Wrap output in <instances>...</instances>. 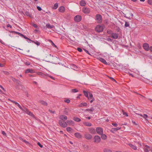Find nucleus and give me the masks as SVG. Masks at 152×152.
<instances>
[{"mask_svg": "<svg viewBox=\"0 0 152 152\" xmlns=\"http://www.w3.org/2000/svg\"><path fill=\"white\" fill-rule=\"evenodd\" d=\"M83 148L86 151H88L89 149V147L88 145H83Z\"/></svg>", "mask_w": 152, "mask_h": 152, "instance_id": "a878e982", "label": "nucleus"}, {"mask_svg": "<svg viewBox=\"0 0 152 152\" xmlns=\"http://www.w3.org/2000/svg\"><path fill=\"white\" fill-rule=\"evenodd\" d=\"M87 105L88 104L86 102L81 103L79 105L78 107H86Z\"/></svg>", "mask_w": 152, "mask_h": 152, "instance_id": "dca6fc26", "label": "nucleus"}, {"mask_svg": "<svg viewBox=\"0 0 152 152\" xmlns=\"http://www.w3.org/2000/svg\"><path fill=\"white\" fill-rule=\"evenodd\" d=\"M85 138L87 140H90L92 138V136L88 133H86L84 135Z\"/></svg>", "mask_w": 152, "mask_h": 152, "instance_id": "0eeeda50", "label": "nucleus"}, {"mask_svg": "<svg viewBox=\"0 0 152 152\" xmlns=\"http://www.w3.org/2000/svg\"><path fill=\"white\" fill-rule=\"evenodd\" d=\"M121 129V127H117L116 128H113L112 129V131H117L118 130H119Z\"/></svg>", "mask_w": 152, "mask_h": 152, "instance_id": "c756f323", "label": "nucleus"}, {"mask_svg": "<svg viewBox=\"0 0 152 152\" xmlns=\"http://www.w3.org/2000/svg\"><path fill=\"white\" fill-rule=\"evenodd\" d=\"M46 27H47V28H50V29L54 27V26L51 25L49 23H48V24H46Z\"/></svg>", "mask_w": 152, "mask_h": 152, "instance_id": "b1692460", "label": "nucleus"}, {"mask_svg": "<svg viewBox=\"0 0 152 152\" xmlns=\"http://www.w3.org/2000/svg\"><path fill=\"white\" fill-rule=\"evenodd\" d=\"M83 11L85 14H88L90 13V11L89 8L84 7L83 8Z\"/></svg>", "mask_w": 152, "mask_h": 152, "instance_id": "9d476101", "label": "nucleus"}, {"mask_svg": "<svg viewBox=\"0 0 152 152\" xmlns=\"http://www.w3.org/2000/svg\"><path fill=\"white\" fill-rule=\"evenodd\" d=\"M13 33H15V34H17L19 36L21 34L19 32H18L15 31H13Z\"/></svg>", "mask_w": 152, "mask_h": 152, "instance_id": "c03bdc74", "label": "nucleus"}, {"mask_svg": "<svg viewBox=\"0 0 152 152\" xmlns=\"http://www.w3.org/2000/svg\"><path fill=\"white\" fill-rule=\"evenodd\" d=\"M59 118L62 121H65L67 119V117L63 115H59Z\"/></svg>", "mask_w": 152, "mask_h": 152, "instance_id": "9b49d317", "label": "nucleus"}, {"mask_svg": "<svg viewBox=\"0 0 152 152\" xmlns=\"http://www.w3.org/2000/svg\"><path fill=\"white\" fill-rule=\"evenodd\" d=\"M66 123L69 125H73L74 124V122L72 121L71 120H68L66 121Z\"/></svg>", "mask_w": 152, "mask_h": 152, "instance_id": "4be33fe9", "label": "nucleus"}, {"mask_svg": "<svg viewBox=\"0 0 152 152\" xmlns=\"http://www.w3.org/2000/svg\"><path fill=\"white\" fill-rule=\"evenodd\" d=\"M95 20L98 23H101L102 22V15L99 14H96L95 16Z\"/></svg>", "mask_w": 152, "mask_h": 152, "instance_id": "f257e3e1", "label": "nucleus"}, {"mask_svg": "<svg viewBox=\"0 0 152 152\" xmlns=\"http://www.w3.org/2000/svg\"><path fill=\"white\" fill-rule=\"evenodd\" d=\"M59 11L61 12H64L65 10V8L64 6H61L58 9Z\"/></svg>", "mask_w": 152, "mask_h": 152, "instance_id": "4468645a", "label": "nucleus"}, {"mask_svg": "<svg viewBox=\"0 0 152 152\" xmlns=\"http://www.w3.org/2000/svg\"><path fill=\"white\" fill-rule=\"evenodd\" d=\"M38 145L41 148H42L43 147L42 145L39 142H38L37 143Z\"/></svg>", "mask_w": 152, "mask_h": 152, "instance_id": "864d4df0", "label": "nucleus"}, {"mask_svg": "<svg viewBox=\"0 0 152 152\" xmlns=\"http://www.w3.org/2000/svg\"><path fill=\"white\" fill-rule=\"evenodd\" d=\"M94 142L96 143H99L101 140L100 137L98 136H95L94 137Z\"/></svg>", "mask_w": 152, "mask_h": 152, "instance_id": "423d86ee", "label": "nucleus"}, {"mask_svg": "<svg viewBox=\"0 0 152 152\" xmlns=\"http://www.w3.org/2000/svg\"><path fill=\"white\" fill-rule=\"evenodd\" d=\"M72 129V128L70 127H67L66 128V130L68 132H70Z\"/></svg>", "mask_w": 152, "mask_h": 152, "instance_id": "e433bc0d", "label": "nucleus"}, {"mask_svg": "<svg viewBox=\"0 0 152 152\" xmlns=\"http://www.w3.org/2000/svg\"><path fill=\"white\" fill-rule=\"evenodd\" d=\"M58 4L57 3H55L54 6V7H53V9H56L58 7Z\"/></svg>", "mask_w": 152, "mask_h": 152, "instance_id": "7c9ffc66", "label": "nucleus"}, {"mask_svg": "<svg viewBox=\"0 0 152 152\" xmlns=\"http://www.w3.org/2000/svg\"><path fill=\"white\" fill-rule=\"evenodd\" d=\"M122 112H123V114L124 115H125L126 116H127H127H128V114H127V113L125 112H124V111H123Z\"/></svg>", "mask_w": 152, "mask_h": 152, "instance_id": "37998d69", "label": "nucleus"}, {"mask_svg": "<svg viewBox=\"0 0 152 152\" xmlns=\"http://www.w3.org/2000/svg\"><path fill=\"white\" fill-rule=\"evenodd\" d=\"M77 50L78 51L80 52H81L82 51V49L80 48H77Z\"/></svg>", "mask_w": 152, "mask_h": 152, "instance_id": "de8ad7c7", "label": "nucleus"}, {"mask_svg": "<svg viewBox=\"0 0 152 152\" xmlns=\"http://www.w3.org/2000/svg\"><path fill=\"white\" fill-rule=\"evenodd\" d=\"M99 60L101 61L104 64V59L102 58H99Z\"/></svg>", "mask_w": 152, "mask_h": 152, "instance_id": "a19ab883", "label": "nucleus"}, {"mask_svg": "<svg viewBox=\"0 0 152 152\" xmlns=\"http://www.w3.org/2000/svg\"><path fill=\"white\" fill-rule=\"evenodd\" d=\"M39 102L41 104L44 106H47L48 105L47 103L43 100L40 101Z\"/></svg>", "mask_w": 152, "mask_h": 152, "instance_id": "393cba45", "label": "nucleus"}, {"mask_svg": "<svg viewBox=\"0 0 152 152\" xmlns=\"http://www.w3.org/2000/svg\"><path fill=\"white\" fill-rule=\"evenodd\" d=\"M110 78V79H111L113 81H115V80L113 79V78H112V77H109L107 75H105V78Z\"/></svg>", "mask_w": 152, "mask_h": 152, "instance_id": "ea45409f", "label": "nucleus"}, {"mask_svg": "<svg viewBox=\"0 0 152 152\" xmlns=\"http://www.w3.org/2000/svg\"><path fill=\"white\" fill-rule=\"evenodd\" d=\"M96 131L99 134L101 135L103 134V130L100 127H97L96 129Z\"/></svg>", "mask_w": 152, "mask_h": 152, "instance_id": "1a4fd4ad", "label": "nucleus"}, {"mask_svg": "<svg viewBox=\"0 0 152 152\" xmlns=\"http://www.w3.org/2000/svg\"><path fill=\"white\" fill-rule=\"evenodd\" d=\"M23 111L29 115L33 117H34V115L31 112L29 111L26 108H25V110Z\"/></svg>", "mask_w": 152, "mask_h": 152, "instance_id": "6e6552de", "label": "nucleus"}, {"mask_svg": "<svg viewBox=\"0 0 152 152\" xmlns=\"http://www.w3.org/2000/svg\"><path fill=\"white\" fill-rule=\"evenodd\" d=\"M83 92L85 96H86V97H87L88 99H89V97L88 96V92L84 91H83Z\"/></svg>", "mask_w": 152, "mask_h": 152, "instance_id": "bb28decb", "label": "nucleus"}, {"mask_svg": "<svg viewBox=\"0 0 152 152\" xmlns=\"http://www.w3.org/2000/svg\"><path fill=\"white\" fill-rule=\"evenodd\" d=\"M33 26L35 28H37L38 27V26L37 25L35 24H34L33 25Z\"/></svg>", "mask_w": 152, "mask_h": 152, "instance_id": "bf43d9fd", "label": "nucleus"}, {"mask_svg": "<svg viewBox=\"0 0 152 152\" xmlns=\"http://www.w3.org/2000/svg\"><path fill=\"white\" fill-rule=\"evenodd\" d=\"M3 72L6 75H8L9 74V72L7 71H4Z\"/></svg>", "mask_w": 152, "mask_h": 152, "instance_id": "4d7b16f0", "label": "nucleus"}, {"mask_svg": "<svg viewBox=\"0 0 152 152\" xmlns=\"http://www.w3.org/2000/svg\"><path fill=\"white\" fill-rule=\"evenodd\" d=\"M83 50L85 51V52L86 53H87L88 54H89L90 55H91L90 54V53H89V52H88V50H87L86 49H83Z\"/></svg>", "mask_w": 152, "mask_h": 152, "instance_id": "5fc2aeb1", "label": "nucleus"}, {"mask_svg": "<svg viewBox=\"0 0 152 152\" xmlns=\"http://www.w3.org/2000/svg\"><path fill=\"white\" fill-rule=\"evenodd\" d=\"M17 105L20 108V109L23 111L24 110H25V107H24V108H23L19 104H18Z\"/></svg>", "mask_w": 152, "mask_h": 152, "instance_id": "f704fd0d", "label": "nucleus"}, {"mask_svg": "<svg viewBox=\"0 0 152 152\" xmlns=\"http://www.w3.org/2000/svg\"><path fill=\"white\" fill-rule=\"evenodd\" d=\"M52 45L53 46L55 47H56V46L54 43L53 42H52Z\"/></svg>", "mask_w": 152, "mask_h": 152, "instance_id": "e2e57ef3", "label": "nucleus"}, {"mask_svg": "<svg viewBox=\"0 0 152 152\" xmlns=\"http://www.w3.org/2000/svg\"><path fill=\"white\" fill-rule=\"evenodd\" d=\"M111 37L114 39H116L118 37V35L116 34L113 33L112 34Z\"/></svg>", "mask_w": 152, "mask_h": 152, "instance_id": "aec40b11", "label": "nucleus"}, {"mask_svg": "<svg viewBox=\"0 0 152 152\" xmlns=\"http://www.w3.org/2000/svg\"><path fill=\"white\" fill-rule=\"evenodd\" d=\"M78 91L76 88L73 89L71 90V91L72 93H76Z\"/></svg>", "mask_w": 152, "mask_h": 152, "instance_id": "72a5a7b5", "label": "nucleus"}, {"mask_svg": "<svg viewBox=\"0 0 152 152\" xmlns=\"http://www.w3.org/2000/svg\"><path fill=\"white\" fill-rule=\"evenodd\" d=\"M23 142H24L27 145L30 146L31 145V144L28 141H26L25 140H23Z\"/></svg>", "mask_w": 152, "mask_h": 152, "instance_id": "c9c22d12", "label": "nucleus"}, {"mask_svg": "<svg viewBox=\"0 0 152 152\" xmlns=\"http://www.w3.org/2000/svg\"><path fill=\"white\" fill-rule=\"evenodd\" d=\"M2 134L4 136H6V133H5V132L4 131H2Z\"/></svg>", "mask_w": 152, "mask_h": 152, "instance_id": "052dcab7", "label": "nucleus"}, {"mask_svg": "<svg viewBox=\"0 0 152 152\" xmlns=\"http://www.w3.org/2000/svg\"><path fill=\"white\" fill-rule=\"evenodd\" d=\"M0 87L4 91H6L5 90L1 85V86H0Z\"/></svg>", "mask_w": 152, "mask_h": 152, "instance_id": "680f3d73", "label": "nucleus"}, {"mask_svg": "<svg viewBox=\"0 0 152 152\" xmlns=\"http://www.w3.org/2000/svg\"><path fill=\"white\" fill-rule=\"evenodd\" d=\"M129 26V23L127 22H126L125 24V27H128Z\"/></svg>", "mask_w": 152, "mask_h": 152, "instance_id": "a18cd8bd", "label": "nucleus"}, {"mask_svg": "<svg viewBox=\"0 0 152 152\" xmlns=\"http://www.w3.org/2000/svg\"><path fill=\"white\" fill-rule=\"evenodd\" d=\"M112 124L115 127H117L118 126V124L115 123H112Z\"/></svg>", "mask_w": 152, "mask_h": 152, "instance_id": "8fccbe9b", "label": "nucleus"}, {"mask_svg": "<svg viewBox=\"0 0 152 152\" xmlns=\"http://www.w3.org/2000/svg\"><path fill=\"white\" fill-rule=\"evenodd\" d=\"M95 29L96 31L99 32L103 31V26L100 25H98L96 26Z\"/></svg>", "mask_w": 152, "mask_h": 152, "instance_id": "7ed1b4c3", "label": "nucleus"}, {"mask_svg": "<svg viewBox=\"0 0 152 152\" xmlns=\"http://www.w3.org/2000/svg\"><path fill=\"white\" fill-rule=\"evenodd\" d=\"M94 110V108L93 107H91L90 109H87L86 110V111H89L90 113H91Z\"/></svg>", "mask_w": 152, "mask_h": 152, "instance_id": "5701e85b", "label": "nucleus"}, {"mask_svg": "<svg viewBox=\"0 0 152 152\" xmlns=\"http://www.w3.org/2000/svg\"><path fill=\"white\" fill-rule=\"evenodd\" d=\"M128 145L131 147L132 149H133L134 150H136L137 149V147L132 144L129 143L128 144Z\"/></svg>", "mask_w": 152, "mask_h": 152, "instance_id": "f3484780", "label": "nucleus"}, {"mask_svg": "<svg viewBox=\"0 0 152 152\" xmlns=\"http://www.w3.org/2000/svg\"><path fill=\"white\" fill-rule=\"evenodd\" d=\"M106 152H112V151L110 150H106Z\"/></svg>", "mask_w": 152, "mask_h": 152, "instance_id": "774afa93", "label": "nucleus"}, {"mask_svg": "<svg viewBox=\"0 0 152 152\" xmlns=\"http://www.w3.org/2000/svg\"><path fill=\"white\" fill-rule=\"evenodd\" d=\"M48 111L51 113H55V111H52L50 109Z\"/></svg>", "mask_w": 152, "mask_h": 152, "instance_id": "603ef678", "label": "nucleus"}, {"mask_svg": "<svg viewBox=\"0 0 152 152\" xmlns=\"http://www.w3.org/2000/svg\"><path fill=\"white\" fill-rule=\"evenodd\" d=\"M58 123L60 126L64 128L66 127L67 125L66 122H65L64 121L59 120L58 121Z\"/></svg>", "mask_w": 152, "mask_h": 152, "instance_id": "f03ea898", "label": "nucleus"}, {"mask_svg": "<svg viewBox=\"0 0 152 152\" xmlns=\"http://www.w3.org/2000/svg\"><path fill=\"white\" fill-rule=\"evenodd\" d=\"M73 120L77 122H79L81 121V119L80 118L76 117L74 118Z\"/></svg>", "mask_w": 152, "mask_h": 152, "instance_id": "cd10ccee", "label": "nucleus"}, {"mask_svg": "<svg viewBox=\"0 0 152 152\" xmlns=\"http://www.w3.org/2000/svg\"><path fill=\"white\" fill-rule=\"evenodd\" d=\"M148 3L151 5H152V0H148Z\"/></svg>", "mask_w": 152, "mask_h": 152, "instance_id": "49530a36", "label": "nucleus"}, {"mask_svg": "<svg viewBox=\"0 0 152 152\" xmlns=\"http://www.w3.org/2000/svg\"><path fill=\"white\" fill-rule=\"evenodd\" d=\"M37 74L39 75L42 76L44 74L42 72H37Z\"/></svg>", "mask_w": 152, "mask_h": 152, "instance_id": "09e8293b", "label": "nucleus"}, {"mask_svg": "<svg viewBox=\"0 0 152 152\" xmlns=\"http://www.w3.org/2000/svg\"><path fill=\"white\" fill-rule=\"evenodd\" d=\"M144 49L146 51H148L149 50V45L148 44L145 43L143 44V46Z\"/></svg>", "mask_w": 152, "mask_h": 152, "instance_id": "f8f14e48", "label": "nucleus"}, {"mask_svg": "<svg viewBox=\"0 0 152 152\" xmlns=\"http://www.w3.org/2000/svg\"><path fill=\"white\" fill-rule=\"evenodd\" d=\"M25 13V14H26V15L27 16H29L30 17H31V14H30L28 12L26 11Z\"/></svg>", "mask_w": 152, "mask_h": 152, "instance_id": "2f4dec72", "label": "nucleus"}, {"mask_svg": "<svg viewBox=\"0 0 152 152\" xmlns=\"http://www.w3.org/2000/svg\"><path fill=\"white\" fill-rule=\"evenodd\" d=\"M31 41L32 42L35 43V44L37 45L38 46L40 44V43L37 41H34L31 40Z\"/></svg>", "mask_w": 152, "mask_h": 152, "instance_id": "c85d7f7f", "label": "nucleus"}, {"mask_svg": "<svg viewBox=\"0 0 152 152\" xmlns=\"http://www.w3.org/2000/svg\"><path fill=\"white\" fill-rule=\"evenodd\" d=\"M83 124L85 125V126H91L92 124L91 123L88 122H83Z\"/></svg>", "mask_w": 152, "mask_h": 152, "instance_id": "6ab92c4d", "label": "nucleus"}, {"mask_svg": "<svg viewBox=\"0 0 152 152\" xmlns=\"http://www.w3.org/2000/svg\"><path fill=\"white\" fill-rule=\"evenodd\" d=\"M34 71L31 69H28L26 70L25 71V73H34Z\"/></svg>", "mask_w": 152, "mask_h": 152, "instance_id": "a211bd4d", "label": "nucleus"}, {"mask_svg": "<svg viewBox=\"0 0 152 152\" xmlns=\"http://www.w3.org/2000/svg\"><path fill=\"white\" fill-rule=\"evenodd\" d=\"M89 99H92V98H93V95L92 94H91V93H90L89 94Z\"/></svg>", "mask_w": 152, "mask_h": 152, "instance_id": "58836bf2", "label": "nucleus"}, {"mask_svg": "<svg viewBox=\"0 0 152 152\" xmlns=\"http://www.w3.org/2000/svg\"><path fill=\"white\" fill-rule=\"evenodd\" d=\"M37 8L38 10H39V11H41L42 10L41 8L40 7H39V6H37Z\"/></svg>", "mask_w": 152, "mask_h": 152, "instance_id": "6e6d98bb", "label": "nucleus"}, {"mask_svg": "<svg viewBox=\"0 0 152 152\" xmlns=\"http://www.w3.org/2000/svg\"><path fill=\"white\" fill-rule=\"evenodd\" d=\"M19 139L20 140H22V141L23 142V140H24L22 138V137H20L19 138Z\"/></svg>", "mask_w": 152, "mask_h": 152, "instance_id": "338daca9", "label": "nucleus"}, {"mask_svg": "<svg viewBox=\"0 0 152 152\" xmlns=\"http://www.w3.org/2000/svg\"><path fill=\"white\" fill-rule=\"evenodd\" d=\"M86 3L85 1L83 0H81L80 3V5L81 6H85L86 5Z\"/></svg>", "mask_w": 152, "mask_h": 152, "instance_id": "412c9836", "label": "nucleus"}, {"mask_svg": "<svg viewBox=\"0 0 152 152\" xmlns=\"http://www.w3.org/2000/svg\"><path fill=\"white\" fill-rule=\"evenodd\" d=\"M144 152H152V148L146 145L144 148Z\"/></svg>", "mask_w": 152, "mask_h": 152, "instance_id": "39448f33", "label": "nucleus"}, {"mask_svg": "<svg viewBox=\"0 0 152 152\" xmlns=\"http://www.w3.org/2000/svg\"><path fill=\"white\" fill-rule=\"evenodd\" d=\"M149 49L151 52H152V46H151L149 48Z\"/></svg>", "mask_w": 152, "mask_h": 152, "instance_id": "0e129e2a", "label": "nucleus"}, {"mask_svg": "<svg viewBox=\"0 0 152 152\" xmlns=\"http://www.w3.org/2000/svg\"><path fill=\"white\" fill-rule=\"evenodd\" d=\"M64 101L65 102L67 103H69L70 102V100L68 99H67L64 100Z\"/></svg>", "mask_w": 152, "mask_h": 152, "instance_id": "79ce46f5", "label": "nucleus"}, {"mask_svg": "<svg viewBox=\"0 0 152 152\" xmlns=\"http://www.w3.org/2000/svg\"><path fill=\"white\" fill-rule=\"evenodd\" d=\"M75 136L77 138L79 139L81 138L82 137V136L79 133L77 132L75 134Z\"/></svg>", "mask_w": 152, "mask_h": 152, "instance_id": "2eb2a0df", "label": "nucleus"}, {"mask_svg": "<svg viewBox=\"0 0 152 152\" xmlns=\"http://www.w3.org/2000/svg\"><path fill=\"white\" fill-rule=\"evenodd\" d=\"M88 130L89 132L92 134H94L96 133V130L93 128H89Z\"/></svg>", "mask_w": 152, "mask_h": 152, "instance_id": "ddd939ff", "label": "nucleus"}, {"mask_svg": "<svg viewBox=\"0 0 152 152\" xmlns=\"http://www.w3.org/2000/svg\"><path fill=\"white\" fill-rule=\"evenodd\" d=\"M91 99L92 100L90 101V102L91 103H92L93 102L94 100V98H92V99Z\"/></svg>", "mask_w": 152, "mask_h": 152, "instance_id": "69168bd1", "label": "nucleus"}, {"mask_svg": "<svg viewBox=\"0 0 152 152\" xmlns=\"http://www.w3.org/2000/svg\"><path fill=\"white\" fill-rule=\"evenodd\" d=\"M148 116L146 114H144L143 116V118L146 121H148V119L147 118H148Z\"/></svg>", "mask_w": 152, "mask_h": 152, "instance_id": "473e14b6", "label": "nucleus"}, {"mask_svg": "<svg viewBox=\"0 0 152 152\" xmlns=\"http://www.w3.org/2000/svg\"><path fill=\"white\" fill-rule=\"evenodd\" d=\"M30 62H27L25 63V64L26 65H30Z\"/></svg>", "mask_w": 152, "mask_h": 152, "instance_id": "13d9d810", "label": "nucleus"}, {"mask_svg": "<svg viewBox=\"0 0 152 152\" xmlns=\"http://www.w3.org/2000/svg\"><path fill=\"white\" fill-rule=\"evenodd\" d=\"M82 17L80 15H77L74 18V20L76 22H79L81 21Z\"/></svg>", "mask_w": 152, "mask_h": 152, "instance_id": "20e7f679", "label": "nucleus"}, {"mask_svg": "<svg viewBox=\"0 0 152 152\" xmlns=\"http://www.w3.org/2000/svg\"><path fill=\"white\" fill-rule=\"evenodd\" d=\"M72 68L74 70L76 69L77 68V66L73 64L72 65Z\"/></svg>", "mask_w": 152, "mask_h": 152, "instance_id": "4c0bfd02", "label": "nucleus"}, {"mask_svg": "<svg viewBox=\"0 0 152 152\" xmlns=\"http://www.w3.org/2000/svg\"><path fill=\"white\" fill-rule=\"evenodd\" d=\"M23 38H24L25 39H27L29 40L30 41H31V40L30 39L28 38L27 37H26L25 36H24Z\"/></svg>", "mask_w": 152, "mask_h": 152, "instance_id": "3c124183", "label": "nucleus"}]
</instances>
